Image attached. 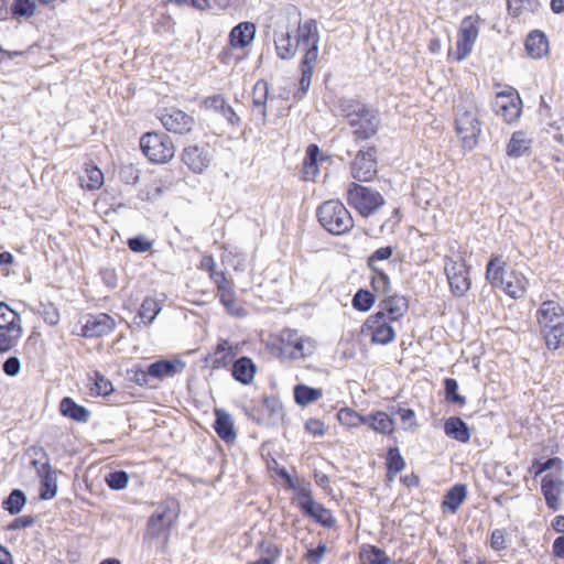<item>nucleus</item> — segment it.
Returning a JSON list of instances; mask_svg holds the SVG:
<instances>
[{
    "label": "nucleus",
    "instance_id": "f257e3e1",
    "mask_svg": "<svg viewBox=\"0 0 564 564\" xmlns=\"http://www.w3.org/2000/svg\"><path fill=\"white\" fill-rule=\"evenodd\" d=\"M180 507L175 499H166L158 505L148 520L144 539L159 541V551L164 553L170 541L171 530L177 522Z\"/></svg>",
    "mask_w": 564,
    "mask_h": 564
},
{
    "label": "nucleus",
    "instance_id": "f03ea898",
    "mask_svg": "<svg viewBox=\"0 0 564 564\" xmlns=\"http://www.w3.org/2000/svg\"><path fill=\"white\" fill-rule=\"evenodd\" d=\"M479 108L473 95H462L455 106V127L464 148L474 149L481 132Z\"/></svg>",
    "mask_w": 564,
    "mask_h": 564
},
{
    "label": "nucleus",
    "instance_id": "7ed1b4c3",
    "mask_svg": "<svg viewBox=\"0 0 564 564\" xmlns=\"http://www.w3.org/2000/svg\"><path fill=\"white\" fill-rule=\"evenodd\" d=\"M535 318L547 349H558L564 338L563 306L553 300L543 301L536 310Z\"/></svg>",
    "mask_w": 564,
    "mask_h": 564
},
{
    "label": "nucleus",
    "instance_id": "20e7f679",
    "mask_svg": "<svg viewBox=\"0 0 564 564\" xmlns=\"http://www.w3.org/2000/svg\"><path fill=\"white\" fill-rule=\"evenodd\" d=\"M315 340L296 329L284 328L271 343V350L282 360L304 359L314 354Z\"/></svg>",
    "mask_w": 564,
    "mask_h": 564
},
{
    "label": "nucleus",
    "instance_id": "39448f33",
    "mask_svg": "<svg viewBox=\"0 0 564 564\" xmlns=\"http://www.w3.org/2000/svg\"><path fill=\"white\" fill-rule=\"evenodd\" d=\"M319 224L333 235H343L354 227V219L349 210L338 199L324 202L317 208Z\"/></svg>",
    "mask_w": 564,
    "mask_h": 564
},
{
    "label": "nucleus",
    "instance_id": "423d86ee",
    "mask_svg": "<svg viewBox=\"0 0 564 564\" xmlns=\"http://www.w3.org/2000/svg\"><path fill=\"white\" fill-rule=\"evenodd\" d=\"M347 202L362 217L375 215L386 203L383 196L378 191L357 183L349 185Z\"/></svg>",
    "mask_w": 564,
    "mask_h": 564
},
{
    "label": "nucleus",
    "instance_id": "0eeeda50",
    "mask_svg": "<svg viewBox=\"0 0 564 564\" xmlns=\"http://www.w3.org/2000/svg\"><path fill=\"white\" fill-rule=\"evenodd\" d=\"M143 154L153 163L163 164L171 161L175 153L171 138L164 132H147L140 139Z\"/></svg>",
    "mask_w": 564,
    "mask_h": 564
},
{
    "label": "nucleus",
    "instance_id": "6e6552de",
    "mask_svg": "<svg viewBox=\"0 0 564 564\" xmlns=\"http://www.w3.org/2000/svg\"><path fill=\"white\" fill-rule=\"evenodd\" d=\"M444 270L452 293L455 296H463L470 288L468 269L463 256H460L459 253L446 256Z\"/></svg>",
    "mask_w": 564,
    "mask_h": 564
},
{
    "label": "nucleus",
    "instance_id": "1a4fd4ad",
    "mask_svg": "<svg viewBox=\"0 0 564 564\" xmlns=\"http://www.w3.org/2000/svg\"><path fill=\"white\" fill-rule=\"evenodd\" d=\"M299 498L300 508L306 516L313 518L325 528L330 529L335 527L336 519L333 517L330 510L314 501L308 486L299 488Z\"/></svg>",
    "mask_w": 564,
    "mask_h": 564
},
{
    "label": "nucleus",
    "instance_id": "9d476101",
    "mask_svg": "<svg viewBox=\"0 0 564 564\" xmlns=\"http://www.w3.org/2000/svg\"><path fill=\"white\" fill-rule=\"evenodd\" d=\"M521 104L518 93L500 91L496 95L491 107L497 116L501 117L506 122L512 123L521 115Z\"/></svg>",
    "mask_w": 564,
    "mask_h": 564
},
{
    "label": "nucleus",
    "instance_id": "9b49d317",
    "mask_svg": "<svg viewBox=\"0 0 564 564\" xmlns=\"http://www.w3.org/2000/svg\"><path fill=\"white\" fill-rule=\"evenodd\" d=\"M478 37L477 22L473 18L468 17L462 21L460 29L458 32V40L456 43V50L453 52V56L456 61L465 59L473 51L474 44Z\"/></svg>",
    "mask_w": 564,
    "mask_h": 564
},
{
    "label": "nucleus",
    "instance_id": "f8f14e48",
    "mask_svg": "<svg viewBox=\"0 0 564 564\" xmlns=\"http://www.w3.org/2000/svg\"><path fill=\"white\" fill-rule=\"evenodd\" d=\"M349 126L357 140H367L377 133L380 119L375 110L365 107L357 118L350 119Z\"/></svg>",
    "mask_w": 564,
    "mask_h": 564
},
{
    "label": "nucleus",
    "instance_id": "ddd939ff",
    "mask_svg": "<svg viewBox=\"0 0 564 564\" xmlns=\"http://www.w3.org/2000/svg\"><path fill=\"white\" fill-rule=\"evenodd\" d=\"M541 492L546 507L552 511L562 508V495L564 494V480L560 475L546 474L541 479Z\"/></svg>",
    "mask_w": 564,
    "mask_h": 564
},
{
    "label": "nucleus",
    "instance_id": "4468645a",
    "mask_svg": "<svg viewBox=\"0 0 564 564\" xmlns=\"http://www.w3.org/2000/svg\"><path fill=\"white\" fill-rule=\"evenodd\" d=\"M115 319L106 314H88L83 319L82 336L87 338L101 337L113 330Z\"/></svg>",
    "mask_w": 564,
    "mask_h": 564
},
{
    "label": "nucleus",
    "instance_id": "2eb2a0df",
    "mask_svg": "<svg viewBox=\"0 0 564 564\" xmlns=\"http://www.w3.org/2000/svg\"><path fill=\"white\" fill-rule=\"evenodd\" d=\"M390 323L389 319L383 317L382 312H377L367 318L365 326L370 330L373 344L388 345L394 340L395 333Z\"/></svg>",
    "mask_w": 564,
    "mask_h": 564
},
{
    "label": "nucleus",
    "instance_id": "dca6fc26",
    "mask_svg": "<svg viewBox=\"0 0 564 564\" xmlns=\"http://www.w3.org/2000/svg\"><path fill=\"white\" fill-rule=\"evenodd\" d=\"M160 120L163 127L175 134H186L195 126V119L180 109H170L161 115Z\"/></svg>",
    "mask_w": 564,
    "mask_h": 564
},
{
    "label": "nucleus",
    "instance_id": "f3484780",
    "mask_svg": "<svg viewBox=\"0 0 564 564\" xmlns=\"http://www.w3.org/2000/svg\"><path fill=\"white\" fill-rule=\"evenodd\" d=\"M377 172L376 150L359 151L351 163V175L359 182L370 181Z\"/></svg>",
    "mask_w": 564,
    "mask_h": 564
},
{
    "label": "nucleus",
    "instance_id": "a211bd4d",
    "mask_svg": "<svg viewBox=\"0 0 564 564\" xmlns=\"http://www.w3.org/2000/svg\"><path fill=\"white\" fill-rule=\"evenodd\" d=\"M238 345H232L228 339H219L214 350L207 356L206 361L213 369L227 368L238 355Z\"/></svg>",
    "mask_w": 564,
    "mask_h": 564
},
{
    "label": "nucleus",
    "instance_id": "6ab92c4d",
    "mask_svg": "<svg viewBox=\"0 0 564 564\" xmlns=\"http://www.w3.org/2000/svg\"><path fill=\"white\" fill-rule=\"evenodd\" d=\"M182 161L194 173H202L210 163L209 151L204 147L189 145L183 150Z\"/></svg>",
    "mask_w": 564,
    "mask_h": 564
},
{
    "label": "nucleus",
    "instance_id": "aec40b11",
    "mask_svg": "<svg viewBox=\"0 0 564 564\" xmlns=\"http://www.w3.org/2000/svg\"><path fill=\"white\" fill-rule=\"evenodd\" d=\"M409 310L406 297L401 295H387L379 304V311L389 322L399 321Z\"/></svg>",
    "mask_w": 564,
    "mask_h": 564
},
{
    "label": "nucleus",
    "instance_id": "412c9836",
    "mask_svg": "<svg viewBox=\"0 0 564 564\" xmlns=\"http://www.w3.org/2000/svg\"><path fill=\"white\" fill-rule=\"evenodd\" d=\"M269 95V85L261 79L256 83L252 90V112L257 119L264 124L267 121V100Z\"/></svg>",
    "mask_w": 564,
    "mask_h": 564
},
{
    "label": "nucleus",
    "instance_id": "4be33fe9",
    "mask_svg": "<svg viewBox=\"0 0 564 564\" xmlns=\"http://www.w3.org/2000/svg\"><path fill=\"white\" fill-rule=\"evenodd\" d=\"M37 475L41 479L40 498L44 500L54 498L57 491V479L56 473L50 463L42 464L37 468Z\"/></svg>",
    "mask_w": 564,
    "mask_h": 564
},
{
    "label": "nucleus",
    "instance_id": "5701e85b",
    "mask_svg": "<svg viewBox=\"0 0 564 564\" xmlns=\"http://www.w3.org/2000/svg\"><path fill=\"white\" fill-rule=\"evenodd\" d=\"M256 35V25L251 22H241L232 28L229 42L234 48H245L252 43Z\"/></svg>",
    "mask_w": 564,
    "mask_h": 564
},
{
    "label": "nucleus",
    "instance_id": "b1692460",
    "mask_svg": "<svg viewBox=\"0 0 564 564\" xmlns=\"http://www.w3.org/2000/svg\"><path fill=\"white\" fill-rule=\"evenodd\" d=\"M257 366L249 357H240L232 362L231 376L242 384H250L256 376Z\"/></svg>",
    "mask_w": 564,
    "mask_h": 564
},
{
    "label": "nucleus",
    "instance_id": "393cba45",
    "mask_svg": "<svg viewBox=\"0 0 564 564\" xmlns=\"http://www.w3.org/2000/svg\"><path fill=\"white\" fill-rule=\"evenodd\" d=\"M215 416L216 420L214 423V429L217 435L226 443L234 442L237 437V434L234 427L231 415L223 409H216Z\"/></svg>",
    "mask_w": 564,
    "mask_h": 564
},
{
    "label": "nucleus",
    "instance_id": "a878e982",
    "mask_svg": "<svg viewBox=\"0 0 564 564\" xmlns=\"http://www.w3.org/2000/svg\"><path fill=\"white\" fill-rule=\"evenodd\" d=\"M204 105L207 109L221 113L230 124L238 126L240 123L239 116L221 95L207 97Z\"/></svg>",
    "mask_w": 564,
    "mask_h": 564
},
{
    "label": "nucleus",
    "instance_id": "bb28decb",
    "mask_svg": "<svg viewBox=\"0 0 564 564\" xmlns=\"http://www.w3.org/2000/svg\"><path fill=\"white\" fill-rule=\"evenodd\" d=\"M527 53L532 58H541L549 52V41L545 34L539 30L529 33L525 39Z\"/></svg>",
    "mask_w": 564,
    "mask_h": 564
},
{
    "label": "nucleus",
    "instance_id": "cd10ccee",
    "mask_svg": "<svg viewBox=\"0 0 564 564\" xmlns=\"http://www.w3.org/2000/svg\"><path fill=\"white\" fill-rule=\"evenodd\" d=\"M61 413L79 423H87L90 417V411L83 405L77 404L72 398L65 397L59 403Z\"/></svg>",
    "mask_w": 564,
    "mask_h": 564
},
{
    "label": "nucleus",
    "instance_id": "c85d7f7f",
    "mask_svg": "<svg viewBox=\"0 0 564 564\" xmlns=\"http://www.w3.org/2000/svg\"><path fill=\"white\" fill-rule=\"evenodd\" d=\"M184 366L181 360H159L148 367L147 373H150V377L162 379L182 371Z\"/></svg>",
    "mask_w": 564,
    "mask_h": 564
},
{
    "label": "nucleus",
    "instance_id": "c756f323",
    "mask_svg": "<svg viewBox=\"0 0 564 564\" xmlns=\"http://www.w3.org/2000/svg\"><path fill=\"white\" fill-rule=\"evenodd\" d=\"M319 148L317 144H310L306 149L302 165V178L304 181H314L319 173L318 169Z\"/></svg>",
    "mask_w": 564,
    "mask_h": 564
},
{
    "label": "nucleus",
    "instance_id": "7c9ffc66",
    "mask_svg": "<svg viewBox=\"0 0 564 564\" xmlns=\"http://www.w3.org/2000/svg\"><path fill=\"white\" fill-rule=\"evenodd\" d=\"M366 425L383 435H390L394 431V421L383 411H376L366 415Z\"/></svg>",
    "mask_w": 564,
    "mask_h": 564
},
{
    "label": "nucleus",
    "instance_id": "2f4dec72",
    "mask_svg": "<svg viewBox=\"0 0 564 564\" xmlns=\"http://www.w3.org/2000/svg\"><path fill=\"white\" fill-rule=\"evenodd\" d=\"M445 434L462 443H467L470 438V432L467 424L458 416H452L444 423Z\"/></svg>",
    "mask_w": 564,
    "mask_h": 564
},
{
    "label": "nucleus",
    "instance_id": "473e14b6",
    "mask_svg": "<svg viewBox=\"0 0 564 564\" xmlns=\"http://www.w3.org/2000/svg\"><path fill=\"white\" fill-rule=\"evenodd\" d=\"M319 33L317 29V22L314 19H310L297 28V45L313 46L318 44Z\"/></svg>",
    "mask_w": 564,
    "mask_h": 564
},
{
    "label": "nucleus",
    "instance_id": "72a5a7b5",
    "mask_svg": "<svg viewBox=\"0 0 564 564\" xmlns=\"http://www.w3.org/2000/svg\"><path fill=\"white\" fill-rule=\"evenodd\" d=\"M467 495L466 486L457 484L453 486L444 496L442 507L452 513H455L464 502Z\"/></svg>",
    "mask_w": 564,
    "mask_h": 564
},
{
    "label": "nucleus",
    "instance_id": "f704fd0d",
    "mask_svg": "<svg viewBox=\"0 0 564 564\" xmlns=\"http://www.w3.org/2000/svg\"><path fill=\"white\" fill-rule=\"evenodd\" d=\"M530 147L531 140L527 134L523 131H516L507 144V154L511 158H520L530 150Z\"/></svg>",
    "mask_w": 564,
    "mask_h": 564
},
{
    "label": "nucleus",
    "instance_id": "c9c22d12",
    "mask_svg": "<svg viewBox=\"0 0 564 564\" xmlns=\"http://www.w3.org/2000/svg\"><path fill=\"white\" fill-rule=\"evenodd\" d=\"M82 187L95 191L104 184V173L99 167L91 164H86L84 174L79 177Z\"/></svg>",
    "mask_w": 564,
    "mask_h": 564
},
{
    "label": "nucleus",
    "instance_id": "e433bc0d",
    "mask_svg": "<svg viewBox=\"0 0 564 564\" xmlns=\"http://www.w3.org/2000/svg\"><path fill=\"white\" fill-rule=\"evenodd\" d=\"M323 395L321 389L312 388L306 384H297L294 387V400L301 406H306Z\"/></svg>",
    "mask_w": 564,
    "mask_h": 564
},
{
    "label": "nucleus",
    "instance_id": "4c0bfd02",
    "mask_svg": "<svg viewBox=\"0 0 564 564\" xmlns=\"http://www.w3.org/2000/svg\"><path fill=\"white\" fill-rule=\"evenodd\" d=\"M23 329L11 327H0V352H8L13 349L20 338L22 337Z\"/></svg>",
    "mask_w": 564,
    "mask_h": 564
},
{
    "label": "nucleus",
    "instance_id": "58836bf2",
    "mask_svg": "<svg viewBox=\"0 0 564 564\" xmlns=\"http://www.w3.org/2000/svg\"><path fill=\"white\" fill-rule=\"evenodd\" d=\"M274 43L278 56L282 59L292 58L295 55L296 48L299 46L297 43H292V39L289 32H281L275 34Z\"/></svg>",
    "mask_w": 564,
    "mask_h": 564
},
{
    "label": "nucleus",
    "instance_id": "ea45409f",
    "mask_svg": "<svg viewBox=\"0 0 564 564\" xmlns=\"http://www.w3.org/2000/svg\"><path fill=\"white\" fill-rule=\"evenodd\" d=\"M359 564H389L390 557L387 553L373 545L362 547L359 553Z\"/></svg>",
    "mask_w": 564,
    "mask_h": 564
},
{
    "label": "nucleus",
    "instance_id": "a19ab883",
    "mask_svg": "<svg viewBox=\"0 0 564 564\" xmlns=\"http://www.w3.org/2000/svg\"><path fill=\"white\" fill-rule=\"evenodd\" d=\"M486 278L494 288L503 284L505 262L501 258L495 257L488 262Z\"/></svg>",
    "mask_w": 564,
    "mask_h": 564
},
{
    "label": "nucleus",
    "instance_id": "79ce46f5",
    "mask_svg": "<svg viewBox=\"0 0 564 564\" xmlns=\"http://www.w3.org/2000/svg\"><path fill=\"white\" fill-rule=\"evenodd\" d=\"M387 476L389 479H393L405 467V460L400 454L398 447L389 448L386 457Z\"/></svg>",
    "mask_w": 564,
    "mask_h": 564
},
{
    "label": "nucleus",
    "instance_id": "37998d69",
    "mask_svg": "<svg viewBox=\"0 0 564 564\" xmlns=\"http://www.w3.org/2000/svg\"><path fill=\"white\" fill-rule=\"evenodd\" d=\"M337 107L340 111V113L347 118L348 123L350 122V119L357 118V116L367 107L361 101L354 99V98H347L343 97L339 98L337 101Z\"/></svg>",
    "mask_w": 564,
    "mask_h": 564
},
{
    "label": "nucleus",
    "instance_id": "c03bdc74",
    "mask_svg": "<svg viewBox=\"0 0 564 564\" xmlns=\"http://www.w3.org/2000/svg\"><path fill=\"white\" fill-rule=\"evenodd\" d=\"M26 502L25 494L20 489H13L2 501V508L10 514H18Z\"/></svg>",
    "mask_w": 564,
    "mask_h": 564
},
{
    "label": "nucleus",
    "instance_id": "a18cd8bd",
    "mask_svg": "<svg viewBox=\"0 0 564 564\" xmlns=\"http://www.w3.org/2000/svg\"><path fill=\"white\" fill-rule=\"evenodd\" d=\"M539 7V0H508V11L513 18H519L525 12H534Z\"/></svg>",
    "mask_w": 564,
    "mask_h": 564
},
{
    "label": "nucleus",
    "instance_id": "49530a36",
    "mask_svg": "<svg viewBox=\"0 0 564 564\" xmlns=\"http://www.w3.org/2000/svg\"><path fill=\"white\" fill-rule=\"evenodd\" d=\"M160 311L161 307L156 300L152 297H145L139 310V316L144 324H150L153 322Z\"/></svg>",
    "mask_w": 564,
    "mask_h": 564
},
{
    "label": "nucleus",
    "instance_id": "de8ad7c7",
    "mask_svg": "<svg viewBox=\"0 0 564 564\" xmlns=\"http://www.w3.org/2000/svg\"><path fill=\"white\" fill-rule=\"evenodd\" d=\"M338 421L340 424L357 427L359 425H366V416L360 415L355 410L349 408H344L337 413Z\"/></svg>",
    "mask_w": 564,
    "mask_h": 564
},
{
    "label": "nucleus",
    "instance_id": "09e8293b",
    "mask_svg": "<svg viewBox=\"0 0 564 564\" xmlns=\"http://www.w3.org/2000/svg\"><path fill=\"white\" fill-rule=\"evenodd\" d=\"M400 221L399 208H393L391 216L387 218L378 228H368L366 234L371 237H378L381 234L392 232L397 224Z\"/></svg>",
    "mask_w": 564,
    "mask_h": 564
},
{
    "label": "nucleus",
    "instance_id": "8fccbe9b",
    "mask_svg": "<svg viewBox=\"0 0 564 564\" xmlns=\"http://www.w3.org/2000/svg\"><path fill=\"white\" fill-rule=\"evenodd\" d=\"M22 328L21 316L3 302H0V327Z\"/></svg>",
    "mask_w": 564,
    "mask_h": 564
},
{
    "label": "nucleus",
    "instance_id": "3c124183",
    "mask_svg": "<svg viewBox=\"0 0 564 564\" xmlns=\"http://www.w3.org/2000/svg\"><path fill=\"white\" fill-rule=\"evenodd\" d=\"M445 400L448 403L465 405L466 398L458 393V383L454 378H446L444 380Z\"/></svg>",
    "mask_w": 564,
    "mask_h": 564
},
{
    "label": "nucleus",
    "instance_id": "603ef678",
    "mask_svg": "<svg viewBox=\"0 0 564 564\" xmlns=\"http://www.w3.org/2000/svg\"><path fill=\"white\" fill-rule=\"evenodd\" d=\"M34 0H13L11 4V12L14 17L30 18L35 12Z\"/></svg>",
    "mask_w": 564,
    "mask_h": 564
},
{
    "label": "nucleus",
    "instance_id": "864d4df0",
    "mask_svg": "<svg viewBox=\"0 0 564 564\" xmlns=\"http://www.w3.org/2000/svg\"><path fill=\"white\" fill-rule=\"evenodd\" d=\"M376 275L371 279V285L376 293L381 295H389L391 291V283L389 276L381 270L373 271Z\"/></svg>",
    "mask_w": 564,
    "mask_h": 564
},
{
    "label": "nucleus",
    "instance_id": "5fc2aeb1",
    "mask_svg": "<svg viewBox=\"0 0 564 564\" xmlns=\"http://www.w3.org/2000/svg\"><path fill=\"white\" fill-rule=\"evenodd\" d=\"M375 303V296L367 290H359L352 299V306L361 312H367Z\"/></svg>",
    "mask_w": 564,
    "mask_h": 564
},
{
    "label": "nucleus",
    "instance_id": "6e6d98bb",
    "mask_svg": "<svg viewBox=\"0 0 564 564\" xmlns=\"http://www.w3.org/2000/svg\"><path fill=\"white\" fill-rule=\"evenodd\" d=\"M106 484L113 490H121L127 487L129 476L123 470H116L109 473L106 478Z\"/></svg>",
    "mask_w": 564,
    "mask_h": 564
},
{
    "label": "nucleus",
    "instance_id": "4d7b16f0",
    "mask_svg": "<svg viewBox=\"0 0 564 564\" xmlns=\"http://www.w3.org/2000/svg\"><path fill=\"white\" fill-rule=\"evenodd\" d=\"M562 467H563V460L558 457H552L545 462L534 459L532 463V469L534 470V477H538L541 474H543L544 471L552 469V468H556V469L561 470Z\"/></svg>",
    "mask_w": 564,
    "mask_h": 564
},
{
    "label": "nucleus",
    "instance_id": "13d9d810",
    "mask_svg": "<svg viewBox=\"0 0 564 564\" xmlns=\"http://www.w3.org/2000/svg\"><path fill=\"white\" fill-rule=\"evenodd\" d=\"M219 301L225 306L226 311L230 315L237 316V317H241V316L246 315V310L243 307H241L240 305H238V303L236 301L235 292L231 294H225L224 296H221L219 299Z\"/></svg>",
    "mask_w": 564,
    "mask_h": 564
},
{
    "label": "nucleus",
    "instance_id": "bf43d9fd",
    "mask_svg": "<svg viewBox=\"0 0 564 564\" xmlns=\"http://www.w3.org/2000/svg\"><path fill=\"white\" fill-rule=\"evenodd\" d=\"M498 288L513 299L521 297L524 294V285L518 279H514V281L505 279L503 284Z\"/></svg>",
    "mask_w": 564,
    "mask_h": 564
},
{
    "label": "nucleus",
    "instance_id": "052dcab7",
    "mask_svg": "<svg viewBox=\"0 0 564 564\" xmlns=\"http://www.w3.org/2000/svg\"><path fill=\"white\" fill-rule=\"evenodd\" d=\"M301 73L302 75L300 78V88L294 95L297 99L303 98L308 91L312 82L313 69H310L308 67L301 68Z\"/></svg>",
    "mask_w": 564,
    "mask_h": 564
},
{
    "label": "nucleus",
    "instance_id": "680f3d73",
    "mask_svg": "<svg viewBox=\"0 0 564 564\" xmlns=\"http://www.w3.org/2000/svg\"><path fill=\"white\" fill-rule=\"evenodd\" d=\"M213 280L217 284V295L219 299L225 294H231L235 292L231 283L226 279L224 272L213 274Z\"/></svg>",
    "mask_w": 564,
    "mask_h": 564
},
{
    "label": "nucleus",
    "instance_id": "e2e57ef3",
    "mask_svg": "<svg viewBox=\"0 0 564 564\" xmlns=\"http://www.w3.org/2000/svg\"><path fill=\"white\" fill-rule=\"evenodd\" d=\"M318 58V44L305 46V53L301 63V68L308 67L314 70V66Z\"/></svg>",
    "mask_w": 564,
    "mask_h": 564
},
{
    "label": "nucleus",
    "instance_id": "0e129e2a",
    "mask_svg": "<svg viewBox=\"0 0 564 564\" xmlns=\"http://www.w3.org/2000/svg\"><path fill=\"white\" fill-rule=\"evenodd\" d=\"M327 546L324 543H319L316 549L307 550L305 560L308 564H321L324 555L326 554Z\"/></svg>",
    "mask_w": 564,
    "mask_h": 564
},
{
    "label": "nucleus",
    "instance_id": "69168bd1",
    "mask_svg": "<svg viewBox=\"0 0 564 564\" xmlns=\"http://www.w3.org/2000/svg\"><path fill=\"white\" fill-rule=\"evenodd\" d=\"M490 546L495 551H503L507 549V541L505 532L500 529H495L490 536Z\"/></svg>",
    "mask_w": 564,
    "mask_h": 564
},
{
    "label": "nucleus",
    "instance_id": "338daca9",
    "mask_svg": "<svg viewBox=\"0 0 564 564\" xmlns=\"http://www.w3.org/2000/svg\"><path fill=\"white\" fill-rule=\"evenodd\" d=\"M21 370V361L17 356L9 357L2 365V371L9 377H15Z\"/></svg>",
    "mask_w": 564,
    "mask_h": 564
},
{
    "label": "nucleus",
    "instance_id": "774afa93",
    "mask_svg": "<svg viewBox=\"0 0 564 564\" xmlns=\"http://www.w3.org/2000/svg\"><path fill=\"white\" fill-rule=\"evenodd\" d=\"M95 390L98 394L108 395L112 392V383L104 376L96 373Z\"/></svg>",
    "mask_w": 564,
    "mask_h": 564
}]
</instances>
